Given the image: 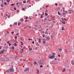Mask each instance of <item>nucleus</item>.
Returning <instances> with one entry per match:
<instances>
[{"label": "nucleus", "instance_id": "obj_12", "mask_svg": "<svg viewBox=\"0 0 74 74\" xmlns=\"http://www.w3.org/2000/svg\"><path fill=\"white\" fill-rule=\"evenodd\" d=\"M50 40V38L48 37L46 39V40Z\"/></svg>", "mask_w": 74, "mask_h": 74}, {"label": "nucleus", "instance_id": "obj_21", "mask_svg": "<svg viewBox=\"0 0 74 74\" xmlns=\"http://www.w3.org/2000/svg\"><path fill=\"white\" fill-rule=\"evenodd\" d=\"M14 46H17V45L16 44V43H14Z\"/></svg>", "mask_w": 74, "mask_h": 74}, {"label": "nucleus", "instance_id": "obj_30", "mask_svg": "<svg viewBox=\"0 0 74 74\" xmlns=\"http://www.w3.org/2000/svg\"><path fill=\"white\" fill-rule=\"evenodd\" d=\"M49 7V5H47L45 7L46 8H47V7Z\"/></svg>", "mask_w": 74, "mask_h": 74}, {"label": "nucleus", "instance_id": "obj_31", "mask_svg": "<svg viewBox=\"0 0 74 74\" xmlns=\"http://www.w3.org/2000/svg\"><path fill=\"white\" fill-rule=\"evenodd\" d=\"M34 30H35L36 31V30H37V28H34Z\"/></svg>", "mask_w": 74, "mask_h": 74}, {"label": "nucleus", "instance_id": "obj_47", "mask_svg": "<svg viewBox=\"0 0 74 74\" xmlns=\"http://www.w3.org/2000/svg\"><path fill=\"white\" fill-rule=\"evenodd\" d=\"M55 5H56L57 6V5H58V4L57 3H55Z\"/></svg>", "mask_w": 74, "mask_h": 74}, {"label": "nucleus", "instance_id": "obj_48", "mask_svg": "<svg viewBox=\"0 0 74 74\" xmlns=\"http://www.w3.org/2000/svg\"><path fill=\"white\" fill-rule=\"evenodd\" d=\"M42 37H45V34L43 35Z\"/></svg>", "mask_w": 74, "mask_h": 74}, {"label": "nucleus", "instance_id": "obj_15", "mask_svg": "<svg viewBox=\"0 0 74 74\" xmlns=\"http://www.w3.org/2000/svg\"><path fill=\"white\" fill-rule=\"evenodd\" d=\"M37 65H39L40 64V62H38L37 64Z\"/></svg>", "mask_w": 74, "mask_h": 74}, {"label": "nucleus", "instance_id": "obj_43", "mask_svg": "<svg viewBox=\"0 0 74 74\" xmlns=\"http://www.w3.org/2000/svg\"><path fill=\"white\" fill-rule=\"evenodd\" d=\"M58 14L59 15L61 14L60 13H59V11H58Z\"/></svg>", "mask_w": 74, "mask_h": 74}, {"label": "nucleus", "instance_id": "obj_27", "mask_svg": "<svg viewBox=\"0 0 74 74\" xmlns=\"http://www.w3.org/2000/svg\"><path fill=\"white\" fill-rule=\"evenodd\" d=\"M47 19V17H45V20L46 21Z\"/></svg>", "mask_w": 74, "mask_h": 74}, {"label": "nucleus", "instance_id": "obj_20", "mask_svg": "<svg viewBox=\"0 0 74 74\" xmlns=\"http://www.w3.org/2000/svg\"><path fill=\"white\" fill-rule=\"evenodd\" d=\"M62 24H65V21H63L62 22Z\"/></svg>", "mask_w": 74, "mask_h": 74}, {"label": "nucleus", "instance_id": "obj_46", "mask_svg": "<svg viewBox=\"0 0 74 74\" xmlns=\"http://www.w3.org/2000/svg\"><path fill=\"white\" fill-rule=\"evenodd\" d=\"M3 50H1V52L0 53V54H1V53H3Z\"/></svg>", "mask_w": 74, "mask_h": 74}, {"label": "nucleus", "instance_id": "obj_62", "mask_svg": "<svg viewBox=\"0 0 74 74\" xmlns=\"http://www.w3.org/2000/svg\"><path fill=\"white\" fill-rule=\"evenodd\" d=\"M64 20H65V21H66V18H64Z\"/></svg>", "mask_w": 74, "mask_h": 74}, {"label": "nucleus", "instance_id": "obj_10", "mask_svg": "<svg viewBox=\"0 0 74 74\" xmlns=\"http://www.w3.org/2000/svg\"><path fill=\"white\" fill-rule=\"evenodd\" d=\"M39 63H40V65H41V64H42V63H43V62L42 61H40L39 62Z\"/></svg>", "mask_w": 74, "mask_h": 74}, {"label": "nucleus", "instance_id": "obj_5", "mask_svg": "<svg viewBox=\"0 0 74 74\" xmlns=\"http://www.w3.org/2000/svg\"><path fill=\"white\" fill-rule=\"evenodd\" d=\"M69 14H71L72 13V10H69Z\"/></svg>", "mask_w": 74, "mask_h": 74}, {"label": "nucleus", "instance_id": "obj_6", "mask_svg": "<svg viewBox=\"0 0 74 74\" xmlns=\"http://www.w3.org/2000/svg\"><path fill=\"white\" fill-rule=\"evenodd\" d=\"M29 70V68H26L25 70V71H27V70Z\"/></svg>", "mask_w": 74, "mask_h": 74}, {"label": "nucleus", "instance_id": "obj_52", "mask_svg": "<svg viewBox=\"0 0 74 74\" xmlns=\"http://www.w3.org/2000/svg\"><path fill=\"white\" fill-rule=\"evenodd\" d=\"M43 30V29H39V31H41V30Z\"/></svg>", "mask_w": 74, "mask_h": 74}, {"label": "nucleus", "instance_id": "obj_25", "mask_svg": "<svg viewBox=\"0 0 74 74\" xmlns=\"http://www.w3.org/2000/svg\"><path fill=\"white\" fill-rule=\"evenodd\" d=\"M4 4H5V5H7V3L5 2L4 3Z\"/></svg>", "mask_w": 74, "mask_h": 74}, {"label": "nucleus", "instance_id": "obj_53", "mask_svg": "<svg viewBox=\"0 0 74 74\" xmlns=\"http://www.w3.org/2000/svg\"><path fill=\"white\" fill-rule=\"evenodd\" d=\"M23 48V49H25V46H24Z\"/></svg>", "mask_w": 74, "mask_h": 74}, {"label": "nucleus", "instance_id": "obj_11", "mask_svg": "<svg viewBox=\"0 0 74 74\" xmlns=\"http://www.w3.org/2000/svg\"><path fill=\"white\" fill-rule=\"evenodd\" d=\"M73 60H71V64L73 65H74V62H73Z\"/></svg>", "mask_w": 74, "mask_h": 74}, {"label": "nucleus", "instance_id": "obj_23", "mask_svg": "<svg viewBox=\"0 0 74 74\" xmlns=\"http://www.w3.org/2000/svg\"><path fill=\"white\" fill-rule=\"evenodd\" d=\"M45 15L46 16H47L48 15V13H45Z\"/></svg>", "mask_w": 74, "mask_h": 74}, {"label": "nucleus", "instance_id": "obj_58", "mask_svg": "<svg viewBox=\"0 0 74 74\" xmlns=\"http://www.w3.org/2000/svg\"><path fill=\"white\" fill-rule=\"evenodd\" d=\"M10 16L8 15V18H10Z\"/></svg>", "mask_w": 74, "mask_h": 74}, {"label": "nucleus", "instance_id": "obj_13", "mask_svg": "<svg viewBox=\"0 0 74 74\" xmlns=\"http://www.w3.org/2000/svg\"><path fill=\"white\" fill-rule=\"evenodd\" d=\"M63 16L64 17H66V16L65 15V13H64L63 14Z\"/></svg>", "mask_w": 74, "mask_h": 74}, {"label": "nucleus", "instance_id": "obj_29", "mask_svg": "<svg viewBox=\"0 0 74 74\" xmlns=\"http://www.w3.org/2000/svg\"><path fill=\"white\" fill-rule=\"evenodd\" d=\"M49 29H52V27H51V26H50Z\"/></svg>", "mask_w": 74, "mask_h": 74}, {"label": "nucleus", "instance_id": "obj_36", "mask_svg": "<svg viewBox=\"0 0 74 74\" xmlns=\"http://www.w3.org/2000/svg\"><path fill=\"white\" fill-rule=\"evenodd\" d=\"M21 45H23V43H22V42H21Z\"/></svg>", "mask_w": 74, "mask_h": 74}, {"label": "nucleus", "instance_id": "obj_39", "mask_svg": "<svg viewBox=\"0 0 74 74\" xmlns=\"http://www.w3.org/2000/svg\"><path fill=\"white\" fill-rule=\"evenodd\" d=\"M6 1H7V2H8H8H9V1H10V0H9V1H8V0H7Z\"/></svg>", "mask_w": 74, "mask_h": 74}, {"label": "nucleus", "instance_id": "obj_22", "mask_svg": "<svg viewBox=\"0 0 74 74\" xmlns=\"http://www.w3.org/2000/svg\"><path fill=\"white\" fill-rule=\"evenodd\" d=\"M15 52L16 53H18V50H15Z\"/></svg>", "mask_w": 74, "mask_h": 74}, {"label": "nucleus", "instance_id": "obj_40", "mask_svg": "<svg viewBox=\"0 0 74 74\" xmlns=\"http://www.w3.org/2000/svg\"><path fill=\"white\" fill-rule=\"evenodd\" d=\"M28 17L27 16L25 18V19H28Z\"/></svg>", "mask_w": 74, "mask_h": 74}, {"label": "nucleus", "instance_id": "obj_64", "mask_svg": "<svg viewBox=\"0 0 74 74\" xmlns=\"http://www.w3.org/2000/svg\"><path fill=\"white\" fill-rule=\"evenodd\" d=\"M1 7H3V5H1Z\"/></svg>", "mask_w": 74, "mask_h": 74}, {"label": "nucleus", "instance_id": "obj_32", "mask_svg": "<svg viewBox=\"0 0 74 74\" xmlns=\"http://www.w3.org/2000/svg\"><path fill=\"white\" fill-rule=\"evenodd\" d=\"M44 24L45 25H47V23H45V22H44Z\"/></svg>", "mask_w": 74, "mask_h": 74}, {"label": "nucleus", "instance_id": "obj_9", "mask_svg": "<svg viewBox=\"0 0 74 74\" xmlns=\"http://www.w3.org/2000/svg\"><path fill=\"white\" fill-rule=\"evenodd\" d=\"M14 39H13L12 40H10V41H12V42H14Z\"/></svg>", "mask_w": 74, "mask_h": 74}, {"label": "nucleus", "instance_id": "obj_19", "mask_svg": "<svg viewBox=\"0 0 74 74\" xmlns=\"http://www.w3.org/2000/svg\"><path fill=\"white\" fill-rule=\"evenodd\" d=\"M61 30H64V27H62V29H61Z\"/></svg>", "mask_w": 74, "mask_h": 74}, {"label": "nucleus", "instance_id": "obj_59", "mask_svg": "<svg viewBox=\"0 0 74 74\" xmlns=\"http://www.w3.org/2000/svg\"><path fill=\"white\" fill-rule=\"evenodd\" d=\"M23 3H26V2H24V1H23Z\"/></svg>", "mask_w": 74, "mask_h": 74}, {"label": "nucleus", "instance_id": "obj_28", "mask_svg": "<svg viewBox=\"0 0 74 74\" xmlns=\"http://www.w3.org/2000/svg\"><path fill=\"white\" fill-rule=\"evenodd\" d=\"M25 8H23L22 9V10H23V11H25Z\"/></svg>", "mask_w": 74, "mask_h": 74}, {"label": "nucleus", "instance_id": "obj_63", "mask_svg": "<svg viewBox=\"0 0 74 74\" xmlns=\"http://www.w3.org/2000/svg\"><path fill=\"white\" fill-rule=\"evenodd\" d=\"M58 57H60V55H58Z\"/></svg>", "mask_w": 74, "mask_h": 74}, {"label": "nucleus", "instance_id": "obj_57", "mask_svg": "<svg viewBox=\"0 0 74 74\" xmlns=\"http://www.w3.org/2000/svg\"><path fill=\"white\" fill-rule=\"evenodd\" d=\"M27 21V19L26 20V21H25L24 22H26Z\"/></svg>", "mask_w": 74, "mask_h": 74}, {"label": "nucleus", "instance_id": "obj_35", "mask_svg": "<svg viewBox=\"0 0 74 74\" xmlns=\"http://www.w3.org/2000/svg\"><path fill=\"white\" fill-rule=\"evenodd\" d=\"M43 44H45V41H43Z\"/></svg>", "mask_w": 74, "mask_h": 74}, {"label": "nucleus", "instance_id": "obj_60", "mask_svg": "<svg viewBox=\"0 0 74 74\" xmlns=\"http://www.w3.org/2000/svg\"><path fill=\"white\" fill-rule=\"evenodd\" d=\"M32 44H34V41L32 42Z\"/></svg>", "mask_w": 74, "mask_h": 74}, {"label": "nucleus", "instance_id": "obj_54", "mask_svg": "<svg viewBox=\"0 0 74 74\" xmlns=\"http://www.w3.org/2000/svg\"><path fill=\"white\" fill-rule=\"evenodd\" d=\"M23 51H20V53H23Z\"/></svg>", "mask_w": 74, "mask_h": 74}, {"label": "nucleus", "instance_id": "obj_49", "mask_svg": "<svg viewBox=\"0 0 74 74\" xmlns=\"http://www.w3.org/2000/svg\"><path fill=\"white\" fill-rule=\"evenodd\" d=\"M5 15H6V16L5 15V16H8V14H5Z\"/></svg>", "mask_w": 74, "mask_h": 74}, {"label": "nucleus", "instance_id": "obj_44", "mask_svg": "<svg viewBox=\"0 0 74 74\" xmlns=\"http://www.w3.org/2000/svg\"><path fill=\"white\" fill-rule=\"evenodd\" d=\"M15 39H17V36H16L15 37Z\"/></svg>", "mask_w": 74, "mask_h": 74}, {"label": "nucleus", "instance_id": "obj_16", "mask_svg": "<svg viewBox=\"0 0 74 74\" xmlns=\"http://www.w3.org/2000/svg\"><path fill=\"white\" fill-rule=\"evenodd\" d=\"M39 42H40L39 43H41V42H40L41 41V39H40L39 40Z\"/></svg>", "mask_w": 74, "mask_h": 74}, {"label": "nucleus", "instance_id": "obj_7", "mask_svg": "<svg viewBox=\"0 0 74 74\" xmlns=\"http://www.w3.org/2000/svg\"><path fill=\"white\" fill-rule=\"evenodd\" d=\"M40 71L39 70L37 69V72H36V73H37V74H39V72Z\"/></svg>", "mask_w": 74, "mask_h": 74}, {"label": "nucleus", "instance_id": "obj_45", "mask_svg": "<svg viewBox=\"0 0 74 74\" xmlns=\"http://www.w3.org/2000/svg\"><path fill=\"white\" fill-rule=\"evenodd\" d=\"M42 67H43V66H42V65H40V67L42 68Z\"/></svg>", "mask_w": 74, "mask_h": 74}, {"label": "nucleus", "instance_id": "obj_51", "mask_svg": "<svg viewBox=\"0 0 74 74\" xmlns=\"http://www.w3.org/2000/svg\"><path fill=\"white\" fill-rule=\"evenodd\" d=\"M14 10H16V8H14Z\"/></svg>", "mask_w": 74, "mask_h": 74}, {"label": "nucleus", "instance_id": "obj_3", "mask_svg": "<svg viewBox=\"0 0 74 74\" xmlns=\"http://www.w3.org/2000/svg\"><path fill=\"white\" fill-rule=\"evenodd\" d=\"M8 60V59L7 58L5 57V60H3V61H4V62H7Z\"/></svg>", "mask_w": 74, "mask_h": 74}, {"label": "nucleus", "instance_id": "obj_14", "mask_svg": "<svg viewBox=\"0 0 74 74\" xmlns=\"http://www.w3.org/2000/svg\"><path fill=\"white\" fill-rule=\"evenodd\" d=\"M66 71V69H65L64 68L62 71V72H64V71Z\"/></svg>", "mask_w": 74, "mask_h": 74}, {"label": "nucleus", "instance_id": "obj_55", "mask_svg": "<svg viewBox=\"0 0 74 74\" xmlns=\"http://www.w3.org/2000/svg\"><path fill=\"white\" fill-rule=\"evenodd\" d=\"M26 28H27V27H25L24 28V29H26Z\"/></svg>", "mask_w": 74, "mask_h": 74}, {"label": "nucleus", "instance_id": "obj_34", "mask_svg": "<svg viewBox=\"0 0 74 74\" xmlns=\"http://www.w3.org/2000/svg\"><path fill=\"white\" fill-rule=\"evenodd\" d=\"M14 31H13L12 32H11V34H14Z\"/></svg>", "mask_w": 74, "mask_h": 74}, {"label": "nucleus", "instance_id": "obj_38", "mask_svg": "<svg viewBox=\"0 0 74 74\" xmlns=\"http://www.w3.org/2000/svg\"><path fill=\"white\" fill-rule=\"evenodd\" d=\"M18 26H19V25H20V23H18Z\"/></svg>", "mask_w": 74, "mask_h": 74}, {"label": "nucleus", "instance_id": "obj_33", "mask_svg": "<svg viewBox=\"0 0 74 74\" xmlns=\"http://www.w3.org/2000/svg\"><path fill=\"white\" fill-rule=\"evenodd\" d=\"M37 49H38V47H36L35 48V49H36V50H37Z\"/></svg>", "mask_w": 74, "mask_h": 74}, {"label": "nucleus", "instance_id": "obj_24", "mask_svg": "<svg viewBox=\"0 0 74 74\" xmlns=\"http://www.w3.org/2000/svg\"><path fill=\"white\" fill-rule=\"evenodd\" d=\"M10 5L11 6H12L13 5H14V3H12V4H11Z\"/></svg>", "mask_w": 74, "mask_h": 74}, {"label": "nucleus", "instance_id": "obj_26", "mask_svg": "<svg viewBox=\"0 0 74 74\" xmlns=\"http://www.w3.org/2000/svg\"><path fill=\"white\" fill-rule=\"evenodd\" d=\"M51 64H53V62L52 61H51Z\"/></svg>", "mask_w": 74, "mask_h": 74}, {"label": "nucleus", "instance_id": "obj_61", "mask_svg": "<svg viewBox=\"0 0 74 74\" xmlns=\"http://www.w3.org/2000/svg\"><path fill=\"white\" fill-rule=\"evenodd\" d=\"M43 18V16H42L40 17L41 18Z\"/></svg>", "mask_w": 74, "mask_h": 74}, {"label": "nucleus", "instance_id": "obj_1", "mask_svg": "<svg viewBox=\"0 0 74 74\" xmlns=\"http://www.w3.org/2000/svg\"><path fill=\"white\" fill-rule=\"evenodd\" d=\"M51 54H52V56H50L49 57V59H53L55 58V56L56 55V53H52Z\"/></svg>", "mask_w": 74, "mask_h": 74}, {"label": "nucleus", "instance_id": "obj_56", "mask_svg": "<svg viewBox=\"0 0 74 74\" xmlns=\"http://www.w3.org/2000/svg\"><path fill=\"white\" fill-rule=\"evenodd\" d=\"M9 46H11V44L10 43H9Z\"/></svg>", "mask_w": 74, "mask_h": 74}, {"label": "nucleus", "instance_id": "obj_42", "mask_svg": "<svg viewBox=\"0 0 74 74\" xmlns=\"http://www.w3.org/2000/svg\"><path fill=\"white\" fill-rule=\"evenodd\" d=\"M34 26L35 27H37V25H34Z\"/></svg>", "mask_w": 74, "mask_h": 74}, {"label": "nucleus", "instance_id": "obj_41", "mask_svg": "<svg viewBox=\"0 0 74 74\" xmlns=\"http://www.w3.org/2000/svg\"><path fill=\"white\" fill-rule=\"evenodd\" d=\"M51 38H52V37H53V36H52V35H51Z\"/></svg>", "mask_w": 74, "mask_h": 74}, {"label": "nucleus", "instance_id": "obj_2", "mask_svg": "<svg viewBox=\"0 0 74 74\" xmlns=\"http://www.w3.org/2000/svg\"><path fill=\"white\" fill-rule=\"evenodd\" d=\"M6 72H14V70L12 68H11L10 69L7 70L6 71Z\"/></svg>", "mask_w": 74, "mask_h": 74}, {"label": "nucleus", "instance_id": "obj_17", "mask_svg": "<svg viewBox=\"0 0 74 74\" xmlns=\"http://www.w3.org/2000/svg\"><path fill=\"white\" fill-rule=\"evenodd\" d=\"M20 21L21 22H23V19L21 18L20 20Z\"/></svg>", "mask_w": 74, "mask_h": 74}, {"label": "nucleus", "instance_id": "obj_4", "mask_svg": "<svg viewBox=\"0 0 74 74\" xmlns=\"http://www.w3.org/2000/svg\"><path fill=\"white\" fill-rule=\"evenodd\" d=\"M48 21H49V22L52 21V19H51V18H48L47 20V22Z\"/></svg>", "mask_w": 74, "mask_h": 74}, {"label": "nucleus", "instance_id": "obj_37", "mask_svg": "<svg viewBox=\"0 0 74 74\" xmlns=\"http://www.w3.org/2000/svg\"><path fill=\"white\" fill-rule=\"evenodd\" d=\"M14 23L15 25H17V23Z\"/></svg>", "mask_w": 74, "mask_h": 74}, {"label": "nucleus", "instance_id": "obj_50", "mask_svg": "<svg viewBox=\"0 0 74 74\" xmlns=\"http://www.w3.org/2000/svg\"><path fill=\"white\" fill-rule=\"evenodd\" d=\"M12 49H13V50H14L15 49L14 48V47H12Z\"/></svg>", "mask_w": 74, "mask_h": 74}, {"label": "nucleus", "instance_id": "obj_18", "mask_svg": "<svg viewBox=\"0 0 74 74\" xmlns=\"http://www.w3.org/2000/svg\"><path fill=\"white\" fill-rule=\"evenodd\" d=\"M42 28V26L41 25H40L39 29H41Z\"/></svg>", "mask_w": 74, "mask_h": 74}, {"label": "nucleus", "instance_id": "obj_8", "mask_svg": "<svg viewBox=\"0 0 74 74\" xmlns=\"http://www.w3.org/2000/svg\"><path fill=\"white\" fill-rule=\"evenodd\" d=\"M58 50L59 51V52H61L62 51V49H58Z\"/></svg>", "mask_w": 74, "mask_h": 74}]
</instances>
